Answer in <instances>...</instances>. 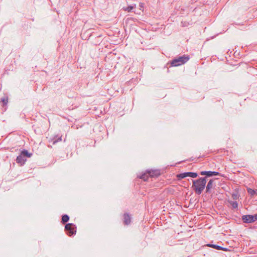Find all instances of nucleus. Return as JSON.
<instances>
[{"mask_svg":"<svg viewBox=\"0 0 257 257\" xmlns=\"http://www.w3.org/2000/svg\"><path fill=\"white\" fill-rule=\"evenodd\" d=\"M123 222L125 225H128L131 221V218L128 213H124L123 215Z\"/></svg>","mask_w":257,"mask_h":257,"instance_id":"nucleus-9","label":"nucleus"},{"mask_svg":"<svg viewBox=\"0 0 257 257\" xmlns=\"http://www.w3.org/2000/svg\"><path fill=\"white\" fill-rule=\"evenodd\" d=\"M53 141V145L56 144L58 142H61L62 141V137H60L58 139L55 140L54 138L52 140Z\"/></svg>","mask_w":257,"mask_h":257,"instance_id":"nucleus-18","label":"nucleus"},{"mask_svg":"<svg viewBox=\"0 0 257 257\" xmlns=\"http://www.w3.org/2000/svg\"><path fill=\"white\" fill-rule=\"evenodd\" d=\"M200 174L201 175H206V176H207V177H210V176L218 175L219 174V173L217 172H215V171H201L200 172Z\"/></svg>","mask_w":257,"mask_h":257,"instance_id":"nucleus-7","label":"nucleus"},{"mask_svg":"<svg viewBox=\"0 0 257 257\" xmlns=\"http://www.w3.org/2000/svg\"><path fill=\"white\" fill-rule=\"evenodd\" d=\"M189 57L185 55L179 56L172 60L171 62V65L173 67L180 66L187 62L189 60Z\"/></svg>","mask_w":257,"mask_h":257,"instance_id":"nucleus-2","label":"nucleus"},{"mask_svg":"<svg viewBox=\"0 0 257 257\" xmlns=\"http://www.w3.org/2000/svg\"><path fill=\"white\" fill-rule=\"evenodd\" d=\"M136 8V4H133L132 5L129 6L127 7H123V10L125 11H127L128 12H131L132 11Z\"/></svg>","mask_w":257,"mask_h":257,"instance_id":"nucleus-12","label":"nucleus"},{"mask_svg":"<svg viewBox=\"0 0 257 257\" xmlns=\"http://www.w3.org/2000/svg\"><path fill=\"white\" fill-rule=\"evenodd\" d=\"M21 153L24 156L25 158L26 156L30 158L32 155V154L29 153L28 151L26 150H24L23 151H22Z\"/></svg>","mask_w":257,"mask_h":257,"instance_id":"nucleus-13","label":"nucleus"},{"mask_svg":"<svg viewBox=\"0 0 257 257\" xmlns=\"http://www.w3.org/2000/svg\"><path fill=\"white\" fill-rule=\"evenodd\" d=\"M139 6L140 7V10H141L142 8H143V7H144L143 4L142 3H140Z\"/></svg>","mask_w":257,"mask_h":257,"instance_id":"nucleus-20","label":"nucleus"},{"mask_svg":"<svg viewBox=\"0 0 257 257\" xmlns=\"http://www.w3.org/2000/svg\"><path fill=\"white\" fill-rule=\"evenodd\" d=\"M247 191L248 193L251 196H253L254 195L256 194V190H253L249 188H248L247 189Z\"/></svg>","mask_w":257,"mask_h":257,"instance_id":"nucleus-15","label":"nucleus"},{"mask_svg":"<svg viewBox=\"0 0 257 257\" xmlns=\"http://www.w3.org/2000/svg\"><path fill=\"white\" fill-rule=\"evenodd\" d=\"M157 173L155 171H149L146 173H144L141 177L140 178L144 180V181H147L149 177H153L154 176H156Z\"/></svg>","mask_w":257,"mask_h":257,"instance_id":"nucleus-5","label":"nucleus"},{"mask_svg":"<svg viewBox=\"0 0 257 257\" xmlns=\"http://www.w3.org/2000/svg\"><path fill=\"white\" fill-rule=\"evenodd\" d=\"M192 188L196 194L200 195L205 187L206 183V177L199 178L197 180H192Z\"/></svg>","mask_w":257,"mask_h":257,"instance_id":"nucleus-1","label":"nucleus"},{"mask_svg":"<svg viewBox=\"0 0 257 257\" xmlns=\"http://www.w3.org/2000/svg\"><path fill=\"white\" fill-rule=\"evenodd\" d=\"M197 176V173L195 172H184L180 173L177 175V177L180 179L184 178L186 177H190L191 178H196Z\"/></svg>","mask_w":257,"mask_h":257,"instance_id":"nucleus-4","label":"nucleus"},{"mask_svg":"<svg viewBox=\"0 0 257 257\" xmlns=\"http://www.w3.org/2000/svg\"><path fill=\"white\" fill-rule=\"evenodd\" d=\"M26 161V159L24 157V156L21 153L20 155H19L16 159V162L18 164H20L21 166L23 165Z\"/></svg>","mask_w":257,"mask_h":257,"instance_id":"nucleus-8","label":"nucleus"},{"mask_svg":"<svg viewBox=\"0 0 257 257\" xmlns=\"http://www.w3.org/2000/svg\"><path fill=\"white\" fill-rule=\"evenodd\" d=\"M229 202L233 208H238V203L236 201H230Z\"/></svg>","mask_w":257,"mask_h":257,"instance_id":"nucleus-16","label":"nucleus"},{"mask_svg":"<svg viewBox=\"0 0 257 257\" xmlns=\"http://www.w3.org/2000/svg\"><path fill=\"white\" fill-rule=\"evenodd\" d=\"M74 225L72 223H68L65 226V229L67 231V234L69 236H71L75 233L76 230Z\"/></svg>","mask_w":257,"mask_h":257,"instance_id":"nucleus-3","label":"nucleus"},{"mask_svg":"<svg viewBox=\"0 0 257 257\" xmlns=\"http://www.w3.org/2000/svg\"><path fill=\"white\" fill-rule=\"evenodd\" d=\"M207 245L208 246L211 247L215 248L216 249H217V250H226V248H223V247H222L220 246H219L218 245L212 244H208Z\"/></svg>","mask_w":257,"mask_h":257,"instance_id":"nucleus-11","label":"nucleus"},{"mask_svg":"<svg viewBox=\"0 0 257 257\" xmlns=\"http://www.w3.org/2000/svg\"><path fill=\"white\" fill-rule=\"evenodd\" d=\"M213 182L214 180L210 179L208 182L206 187V192L208 193L210 192V189L213 187Z\"/></svg>","mask_w":257,"mask_h":257,"instance_id":"nucleus-10","label":"nucleus"},{"mask_svg":"<svg viewBox=\"0 0 257 257\" xmlns=\"http://www.w3.org/2000/svg\"><path fill=\"white\" fill-rule=\"evenodd\" d=\"M69 220V217L67 215H63L62 217V223L64 224L68 222Z\"/></svg>","mask_w":257,"mask_h":257,"instance_id":"nucleus-14","label":"nucleus"},{"mask_svg":"<svg viewBox=\"0 0 257 257\" xmlns=\"http://www.w3.org/2000/svg\"><path fill=\"white\" fill-rule=\"evenodd\" d=\"M242 220L243 222L246 223H250L253 222L252 215H245L242 216Z\"/></svg>","mask_w":257,"mask_h":257,"instance_id":"nucleus-6","label":"nucleus"},{"mask_svg":"<svg viewBox=\"0 0 257 257\" xmlns=\"http://www.w3.org/2000/svg\"><path fill=\"white\" fill-rule=\"evenodd\" d=\"M253 220L254 222L257 220V214H255L253 215Z\"/></svg>","mask_w":257,"mask_h":257,"instance_id":"nucleus-19","label":"nucleus"},{"mask_svg":"<svg viewBox=\"0 0 257 257\" xmlns=\"http://www.w3.org/2000/svg\"><path fill=\"white\" fill-rule=\"evenodd\" d=\"M1 101L3 103V105H6L8 102V97H3L1 99Z\"/></svg>","mask_w":257,"mask_h":257,"instance_id":"nucleus-17","label":"nucleus"}]
</instances>
